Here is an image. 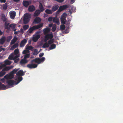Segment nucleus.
I'll use <instances>...</instances> for the list:
<instances>
[{
    "mask_svg": "<svg viewBox=\"0 0 123 123\" xmlns=\"http://www.w3.org/2000/svg\"><path fill=\"white\" fill-rule=\"evenodd\" d=\"M29 4V3L28 1H24L23 2V5L26 7H27Z\"/></svg>",
    "mask_w": 123,
    "mask_h": 123,
    "instance_id": "6ab92c4d",
    "label": "nucleus"
},
{
    "mask_svg": "<svg viewBox=\"0 0 123 123\" xmlns=\"http://www.w3.org/2000/svg\"><path fill=\"white\" fill-rule=\"evenodd\" d=\"M41 21V19L39 17L36 18L34 20L33 23L35 24L39 23Z\"/></svg>",
    "mask_w": 123,
    "mask_h": 123,
    "instance_id": "9d476101",
    "label": "nucleus"
},
{
    "mask_svg": "<svg viewBox=\"0 0 123 123\" xmlns=\"http://www.w3.org/2000/svg\"><path fill=\"white\" fill-rule=\"evenodd\" d=\"M16 55L14 57L13 56V59H16L19 57L20 55Z\"/></svg>",
    "mask_w": 123,
    "mask_h": 123,
    "instance_id": "603ef678",
    "label": "nucleus"
},
{
    "mask_svg": "<svg viewBox=\"0 0 123 123\" xmlns=\"http://www.w3.org/2000/svg\"><path fill=\"white\" fill-rule=\"evenodd\" d=\"M6 83L9 85L12 86L14 84H16V83H15V81L13 80H7L6 81Z\"/></svg>",
    "mask_w": 123,
    "mask_h": 123,
    "instance_id": "0eeeda50",
    "label": "nucleus"
},
{
    "mask_svg": "<svg viewBox=\"0 0 123 123\" xmlns=\"http://www.w3.org/2000/svg\"><path fill=\"white\" fill-rule=\"evenodd\" d=\"M56 25L55 24H54L52 29V31L53 32H54L56 30Z\"/></svg>",
    "mask_w": 123,
    "mask_h": 123,
    "instance_id": "473e14b6",
    "label": "nucleus"
},
{
    "mask_svg": "<svg viewBox=\"0 0 123 123\" xmlns=\"http://www.w3.org/2000/svg\"><path fill=\"white\" fill-rule=\"evenodd\" d=\"M53 35L52 34H48L45 36V38H48L49 39H52L53 38Z\"/></svg>",
    "mask_w": 123,
    "mask_h": 123,
    "instance_id": "aec40b11",
    "label": "nucleus"
},
{
    "mask_svg": "<svg viewBox=\"0 0 123 123\" xmlns=\"http://www.w3.org/2000/svg\"><path fill=\"white\" fill-rule=\"evenodd\" d=\"M31 61L32 62H34L36 63H37L38 64H39L40 63L39 58H36L35 59H34Z\"/></svg>",
    "mask_w": 123,
    "mask_h": 123,
    "instance_id": "2eb2a0df",
    "label": "nucleus"
},
{
    "mask_svg": "<svg viewBox=\"0 0 123 123\" xmlns=\"http://www.w3.org/2000/svg\"><path fill=\"white\" fill-rule=\"evenodd\" d=\"M59 8V6L57 4L54 5L52 7L51 10L53 12L55 11Z\"/></svg>",
    "mask_w": 123,
    "mask_h": 123,
    "instance_id": "6e6552de",
    "label": "nucleus"
},
{
    "mask_svg": "<svg viewBox=\"0 0 123 123\" xmlns=\"http://www.w3.org/2000/svg\"><path fill=\"white\" fill-rule=\"evenodd\" d=\"M41 12L39 10H37L35 11L34 13V16L37 17L39 15Z\"/></svg>",
    "mask_w": 123,
    "mask_h": 123,
    "instance_id": "412c9836",
    "label": "nucleus"
},
{
    "mask_svg": "<svg viewBox=\"0 0 123 123\" xmlns=\"http://www.w3.org/2000/svg\"><path fill=\"white\" fill-rule=\"evenodd\" d=\"M45 12L46 13L48 14H51L53 12L52 10H51L48 9H46Z\"/></svg>",
    "mask_w": 123,
    "mask_h": 123,
    "instance_id": "b1692460",
    "label": "nucleus"
},
{
    "mask_svg": "<svg viewBox=\"0 0 123 123\" xmlns=\"http://www.w3.org/2000/svg\"><path fill=\"white\" fill-rule=\"evenodd\" d=\"M30 56V54H26L25 55L24 58L25 59H27Z\"/></svg>",
    "mask_w": 123,
    "mask_h": 123,
    "instance_id": "ea45409f",
    "label": "nucleus"
},
{
    "mask_svg": "<svg viewBox=\"0 0 123 123\" xmlns=\"http://www.w3.org/2000/svg\"><path fill=\"white\" fill-rule=\"evenodd\" d=\"M13 60H14V62L15 63H17L19 61V59L18 58L16 59H13Z\"/></svg>",
    "mask_w": 123,
    "mask_h": 123,
    "instance_id": "5fc2aeb1",
    "label": "nucleus"
},
{
    "mask_svg": "<svg viewBox=\"0 0 123 123\" xmlns=\"http://www.w3.org/2000/svg\"><path fill=\"white\" fill-rule=\"evenodd\" d=\"M39 7L40 9V10L41 12H43V11L44 9L43 7V6L41 3H40L39 4Z\"/></svg>",
    "mask_w": 123,
    "mask_h": 123,
    "instance_id": "393cba45",
    "label": "nucleus"
},
{
    "mask_svg": "<svg viewBox=\"0 0 123 123\" xmlns=\"http://www.w3.org/2000/svg\"><path fill=\"white\" fill-rule=\"evenodd\" d=\"M29 27L28 25H26L23 26V28L24 30L26 31L29 28Z\"/></svg>",
    "mask_w": 123,
    "mask_h": 123,
    "instance_id": "2f4dec72",
    "label": "nucleus"
},
{
    "mask_svg": "<svg viewBox=\"0 0 123 123\" xmlns=\"http://www.w3.org/2000/svg\"><path fill=\"white\" fill-rule=\"evenodd\" d=\"M35 9V7L33 5L29 6L28 9L29 11L30 12H33L34 11Z\"/></svg>",
    "mask_w": 123,
    "mask_h": 123,
    "instance_id": "9b49d317",
    "label": "nucleus"
},
{
    "mask_svg": "<svg viewBox=\"0 0 123 123\" xmlns=\"http://www.w3.org/2000/svg\"><path fill=\"white\" fill-rule=\"evenodd\" d=\"M49 31V29L48 28H46L43 30L44 32L45 33H48Z\"/></svg>",
    "mask_w": 123,
    "mask_h": 123,
    "instance_id": "37998d69",
    "label": "nucleus"
},
{
    "mask_svg": "<svg viewBox=\"0 0 123 123\" xmlns=\"http://www.w3.org/2000/svg\"><path fill=\"white\" fill-rule=\"evenodd\" d=\"M20 31L21 33L22 34H23L24 33L23 30L22 28L20 29Z\"/></svg>",
    "mask_w": 123,
    "mask_h": 123,
    "instance_id": "0e129e2a",
    "label": "nucleus"
},
{
    "mask_svg": "<svg viewBox=\"0 0 123 123\" xmlns=\"http://www.w3.org/2000/svg\"><path fill=\"white\" fill-rule=\"evenodd\" d=\"M56 45L54 44H52L50 47L49 48L51 50L55 49L56 47Z\"/></svg>",
    "mask_w": 123,
    "mask_h": 123,
    "instance_id": "7c9ffc66",
    "label": "nucleus"
},
{
    "mask_svg": "<svg viewBox=\"0 0 123 123\" xmlns=\"http://www.w3.org/2000/svg\"><path fill=\"white\" fill-rule=\"evenodd\" d=\"M57 2H59V3H61L62 2L64 1V0H55Z\"/></svg>",
    "mask_w": 123,
    "mask_h": 123,
    "instance_id": "6e6d98bb",
    "label": "nucleus"
},
{
    "mask_svg": "<svg viewBox=\"0 0 123 123\" xmlns=\"http://www.w3.org/2000/svg\"><path fill=\"white\" fill-rule=\"evenodd\" d=\"M19 69V68H15L11 72L13 74H15L17 72Z\"/></svg>",
    "mask_w": 123,
    "mask_h": 123,
    "instance_id": "58836bf2",
    "label": "nucleus"
},
{
    "mask_svg": "<svg viewBox=\"0 0 123 123\" xmlns=\"http://www.w3.org/2000/svg\"><path fill=\"white\" fill-rule=\"evenodd\" d=\"M62 6L64 10L66 9L68 7V6L66 5H64Z\"/></svg>",
    "mask_w": 123,
    "mask_h": 123,
    "instance_id": "09e8293b",
    "label": "nucleus"
},
{
    "mask_svg": "<svg viewBox=\"0 0 123 123\" xmlns=\"http://www.w3.org/2000/svg\"><path fill=\"white\" fill-rule=\"evenodd\" d=\"M6 72L2 69V71L0 72V77L3 76L5 74Z\"/></svg>",
    "mask_w": 123,
    "mask_h": 123,
    "instance_id": "cd10ccee",
    "label": "nucleus"
},
{
    "mask_svg": "<svg viewBox=\"0 0 123 123\" xmlns=\"http://www.w3.org/2000/svg\"><path fill=\"white\" fill-rule=\"evenodd\" d=\"M19 50L18 49H16L14 50V53L15 55H19Z\"/></svg>",
    "mask_w": 123,
    "mask_h": 123,
    "instance_id": "f704fd0d",
    "label": "nucleus"
},
{
    "mask_svg": "<svg viewBox=\"0 0 123 123\" xmlns=\"http://www.w3.org/2000/svg\"><path fill=\"white\" fill-rule=\"evenodd\" d=\"M49 46V45L48 44V43L47 42H45L44 44L43 45L42 47L43 48H48Z\"/></svg>",
    "mask_w": 123,
    "mask_h": 123,
    "instance_id": "c756f323",
    "label": "nucleus"
},
{
    "mask_svg": "<svg viewBox=\"0 0 123 123\" xmlns=\"http://www.w3.org/2000/svg\"><path fill=\"white\" fill-rule=\"evenodd\" d=\"M5 67V65H3V64H2L0 66V70L2 69L3 68Z\"/></svg>",
    "mask_w": 123,
    "mask_h": 123,
    "instance_id": "e2e57ef3",
    "label": "nucleus"
},
{
    "mask_svg": "<svg viewBox=\"0 0 123 123\" xmlns=\"http://www.w3.org/2000/svg\"><path fill=\"white\" fill-rule=\"evenodd\" d=\"M61 23L64 24L66 23L67 20L66 18H61Z\"/></svg>",
    "mask_w": 123,
    "mask_h": 123,
    "instance_id": "c85d7f7f",
    "label": "nucleus"
},
{
    "mask_svg": "<svg viewBox=\"0 0 123 123\" xmlns=\"http://www.w3.org/2000/svg\"><path fill=\"white\" fill-rule=\"evenodd\" d=\"M7 7V3H5V4L3 5V8L4 10H6Z\"/></svg>",
    "mask_w": 123,
    "mask_h": 123,
    "instance_id": "c9c22d12",
    "label": "nucleus"
},
{
    "mask_svg": "<svg viewBox=\"0 0 123 123\" xmlns=\"http://www.w3.org/2000/svg\"><path fill=\"white\" fill-rule=\"evenodd\" d=\"M43 23H41L37 25H35L31 27H30L27 31L29 33H31L34 30L40 28L43 26Z\"/></svg>",
    "mask_w": 123,
    "mask_h": 123,
    "instance_id": "f257e3e1",
    "label": "nucleus"
},
{
    "mask_svg": "<svg viewBox=\"0 0 123 123\" xmlns=\"http://www.w3.org/2000/svg\"><path fill=\"white\" fill-rule=\"evenodd\" d=\"M54 39H51L48 41V43L49 45V44H51L54 42Z\"/></svg>",
    "mask_w": 123,
    "mask_h": 123,
    "instance_id": "e433bc0d",
    "label": "nucleus"
},
{
    "mask_svg": "<svg viewBox=\"0 0 123 123\" xmlns=\"http://www.w3.org/2000/svg\"><path fill=\"white\" fill-rule=\"evenodd\" d=\"M12 38V36H10L8 37L7 38L6 41L7 42H9Z\"/></svg>",
    "mask_w": 123,
    "mask_h": 123,
    "instance_id": "72a5a7b5",
    "label": "nucleus"
},
{
    "mask_svg": "<svg viewBox=\"0 0 123 123\" xmlns=\"http://www.w3.org/2000/svg\"><path fill=\"white\" fill-rule=\"evenodd\" d=\"M60 27L61 30H63L65 29V26L64 25H61L60 26Z\"/></svg>",
    "mask_w": 123,
    "mask_h": 123,
    "instance_id": "c03bdc74",
    "label": "nucleus"
},
{
    "mask_svg": "<svg viewBox=\"0 0 123 123\" xmlns=\"http://www.w3.org/2000/svg\"><path fill=\"white\" fill-rule=\"evenodd\" d=\"M12 63V62L8 60H6L4 61V64H3L5 67L6 65H10Z\"/></svg>",
    "mask_w": 123,
    "mask_h": 123,
    "instance_id": "dca6fc26",
    "label": "nucleus"
},
{
    "mask_svg": "<svg viewBox=\"0 0 123 123\" xmlns=\"http://www.w3.org/2000/svg\"><path fill=\"white\" fill-rule=\"evenodd\" d=\"M0 1L1 3H5L6 2V0H0Z\"/></svg>",
    "mask_w": 123,
    "mask_h": 123,
    "instance_id": "69168bd1",
    "label": "nucleus"
},
{
    "mask_svg": "<svg viewBox=\"0 0 123 123\" xmlns=\"http://www.w3.org/2000/svg\"><path fill=\"white\" fill-rule=\"evenodd\" d=\"M1 19L4 21H6V19L4 15H2Z\"/></svg>",
    "mask_w": 123,
    "mask_h": 123,
    "instance_id": "49530a36",
    "label": "nucleus"
},
{
    "mask_svg": "<svg viewBox=\"0 0 123 123\" xmlns=\"http://www.w3.org/2000/svg\"><path fill=\"white\" fill-rule=\"evenodd\" d=\"M5 68L3 69V70L5 71H8L11 69H12L13 67V66H10L6 67V66L4 67Z\"/></svg>",
    "mask_w": 123,
    "mask_h": 123,
    "instance_id": "4468645a",
    "label": "nucleus"
},
{
    "mask_svg": "<svg viewBox=\"0 0 123 123\" xmlns=\"http://www.w3.org/2000/svg\"><path fill=\"white\" fill-rule=\"evenodd\" d=\"M19 32H20V31H15L14 32V34L16 35V34H18V33H19Z\"/></svg>",
    "mask_w": 123,
    "mask_h": 123,
    "instance_id": "774afa93",
    "label": "nucleus"
},
{
    "mask_svg": "<svg viewBox=\"0 0 123 123\" xmlns=\"http://www.w3.org/2000/svg\"><path fill=\"white\" fill-rule=\"evenodd\" d=\"M28 62V61L27 59H25L23 58L21 60L20 63L21 65L25 64L27 63Z\"/></svg>",
    "mask_w": 123,
    "mask_h": 123,
    "instance_id": "f3484780",
    "label": "nucleus"
},
{
    "mask_svg": "<svg viewBox=\"0 0 123 123\" xmlns=\"http://www.w3.org/2000/svg\"><path fill=\"white\" fill-rule=\"evenodd\" d=\"M15 25L10 24V27L12 28L13 29L15 28Z\"/></svg>",
    "mask_w": 123,
    "mask_h": 123,
    "instance_id": "864d4df0",
    "label": "nucleus"
},
{
    "mask_svg": "<svg viewBox=\"0 0 123 123\" xmlns=\"http://www.w3.org/2000/svg\"><path fill=\"white\" fill-rule=\"evenodd\" d=\"M10 18L12 19H14L16 15V12L14 11H10L9 12Z\"/></svg>",
    "mask_w": 123,
    "mask_h": 123,
    "instance_id": "423d86ee",
    "label": "nucleus"
},
{
    "mask_svg": "<svg viewBox=\"0 0 123 123\" xmlns=\"http://www.w3.org/2000/svg\"><path fill=\"white\" fill-rule=\"evenodd\" d=\"M61 12L63 10V8L62 7V6H60L58 9Z\"/></svg>",
    "mask_w": 123,
    "mask_h": 123,
    "instance_id": "bf43d9fd",
    "label": "nucleus"
},
{
    "mask_svg": "<svg viewBox=\"0 0 123 123\" xmlns=\"http://www.w3.org/2000/svg\"><path fill=\"white\" fill-rule=\"evenodd\" d=\"M31 18V16L30 14H25L24 16V18L23 19V22L24 24H26L28 23L30 21Z\"/></svg>",
    "mask_w": 123,
    "mask_h": 123,
    "instance_id": "f03ea898",
    "label": "nucleus"
},
{
    "mask_svg": "<svg viewBox=\"0 0 123 123\" xmlns=\"http://www.w3.org/2000/svg\"><path fill=\"white\" fill-rule=\"evenodd\" d=\"M67 16V14L65 13H64L62 15L61 18H66Z\"/></svg>",
    "mask_w": 123,
    "mask_h": 123,
    "instance_id": "79ce46f5",
    "label": "nucleus"
},
{
    "mask_svg": "<svg viewBox=\"0 0 123 123\" xmlns=\"http://www.w3.org/2000/svg\"><path fill=\"white\" fill-rule=\"evenodd\" d=\"M53 17H49L48 19V21L49 22H51L53 20Z\"/></svg>",
    "mask_w": 123,
    "mask_h": 123,
    "instance_id": "8fccbe9b",
    "label": "nucleus"
},
{
    "mask_svg": "<svg viewBox=\"0 0 123 123\" xmlns=\"http://www.w3.org/2000/svg\"><path fill=\"white\" fill-rule=\"evenodd\" d=\"M6 40V38L5 37H3L0 39V43L2 44L5 43Z\"/></svg>",
    "mask_w": 123,
    "mask_h": 123,
    "instance_id": "4be33fe9",
    "label": "nucleus"
},
{
    "mask_svg": "<svg viewBox=\"0 0 123 123\" xmlns=\"http://www.w3.org/2000/svg\"><path fill=\"white\" fill-rule=\"evenodd\" d=\"M5 29L9 30L10 28V24L9 23L6 22L5 24Z\"/></svg>",
    "mask_w": 123,
    "mask_h": 123,
    "instance_id": "ddd939ff",
    "label": "nucleus"
},
{
    "mask_svg": "<svg viewBox=\"0 0 123 123\" xmlns=\"http://www.w3.org/2000/svg\"><path fill=\"white\" fill-rule=\"evenodd\" d=\"M8 59L10 60L13 59V55H10L8 57Z\"/></svg>",
    "mask_w": 123,
    "mask_h": 123,
    "instance_id": "3c124183",
    "label": "nucleus"
},
{
    "mask_svg": "<svg viewBox=\"0 0 123 123\" xmlns=\"http://www.w3.org/2000/svg\"><path fill=\"white\" fill-rule=\"evenodd\" d=\"M5 79H5V78H4H4H3L1 79L0 80L2 82H3V83H4L5 82Z\"/></svg>",
    "mask_w": 123,
    "mask_h": 123,
    "instance_id": "13d9d810",
    "label": "nucleus"
},
{
    "mask_svg": "<svg viewBox=\"0 0 123 123\" xmlns=\"http://www.w3.org/2000/svg\"><path fill=\"white\" fill-rule=\"evenodd\" d=\"M53 25L52 23L49 24V26L50 27H51L53 26Z\"/></svg>",
    "mask_w": 123,
    "mask_h": 123,
    "instance_id": "338daca9",
    "label": "nucleus"
},
{
    "mask_svg": "<svg viewBox=\"0 0 123 123\" xmlns=\"http://www.w3.org/2000/svg\"><path fill=\"white\" fill-rule=\"evenodd\" d=\"M24 75V72L22 70H20L16 74V75L19 76H22Z\"/></svg>",
    "mask_w": 123,
    "mask_h": 123,
    "instance_id": "f8f14e48",
    "label": "nucleus"
},
{
    "mask_svg": "<svg viewBox=\"0 0 123 123\" xmlns=\"http://www.w3.org/2000/svg\"><path fill=\"white\" fill-rule=\"evenodd\" d=\"M53 22L54 23H55L57 25H59L60 23L58 19L56 17L53 18Z\"/></svg>",
    "mask_w": 123,
    "mask_h": 123,
    "instance_id": "a211bd4d",
    "label": "nucleus"
},
{
    "mask_svg": "<svg viewBox=\"0 0 123 123\" xmlns=\"http://www.w3.org/2000/svg\"><path fill=\"white\" fill-rule=\"evenodd\" d=\"M33 47L31 46H27L26 48V49L28 50H32L33 49Z\"/></svg>",
    "mask_w": 123,
    "mask_h": 123,
    "instance_id": "4c0bfd02",
    "label": "nucleus"
},
{
    "mask_svg": "<svg viewBox=\"0 0 123 123\" xmlns=\"http://www.w3.org/2000/svg\"><path fill=\"white\" fill-rule=\"evenodd\" d=\"M18 82L16 83V85L18 84L20 81L22 80H23V78L22 77H18Z\"/></svg>",
    "mask_w": 123,
    "mask_h": 123,
    "instance_id": "a19ab883",
    "label": "nucleus"
},
{
    "mask_svg": "<svg viewBox=\"0 0 123 123\" xmlns=\"http://www.w3.org/2000/svg\"><path fill=\"white\" fill-rule=\"evenodd\" d=\"M40 61V63L41 62H43L45 60V58L44 57H43L41 58H39Z\"/></svg>",
    "mask_w": 123,
    "mask_h": 123,
    "instance_id": "a18cd8bd",
    "label": "nucleus"
},
{
    "mask_svg": "<svg viewBox=\"0 0 123 123\" xmlns=\"http://www.w3.org/2000/svg\"><path fill=\"white\" fill-rule=\"evenodd\" d=\"M33 62H32V61L31 62V63L27 65V67L31 69L36 68L38 66V65L36 64H33Z\"/></svg>",
    "mask_w": 123,
    "mask_h": 123,
    "instance_id": "7ed1b4c3",
    "label": "nucleus"
},
{
    "mask_svg": "<svg viewBox=\"0 0 123 123\" xmlns=\"http://www.w3.org/2000/svg\"><path fill=\"white\" fill-rule=\"evenodd\" d=\"M40 35L39 34L33 35L32 38L33 41L34 42H36L38 39L40 38Z\"/></svg>",
    "mask_w": 123,
    "mask_h": 123,
    "instance_id": "39448f33",
    "label": "nucleus"
},
{
    "mask_svg": "<svg viewBox=\"0 0 123 123\" xmlns=\"http://www.w3.org/2000/svg\"><path fill=\"white\" fill-rule=\"evenodd\" d=\"M18 43H16L11 47V48L10 49L12 50H13L14 49L18 47Z\"/></svg>",
    "mask_w": 123,
    "mask_h": 123,
    "instance_id": "5701e85b",
    "label": "nucleus"
},
{
    "mask_svg": "<svg viewBox=\"0 0 123 123\" xmlns=\"http://www.w3.org/2000/svg\"><path fill=\"white\" fill-rule=\"evenodd\" d=\"M17 40V37H14L11 41V44H14Z\"/></svg>",
    "mask_w": 123,
    "mask_h": 123,
    "instance_id": "bb28decb",
    "label": "nucleus"
},
{
    "mask_svg": "<svg viewBox=\"0 0 123 123\" xmlns=\"http://www.w3.org/2000/svg\"><path fill=\"white\" fill-rule=\"evenodd\" d=\"M30 52V51L28 50H24L23 51L22 53L23 54H25Z\"/></svg>",
    "mask_w": 123,
    "mask_h": 123,
    "instance_id": "de8ad7c7",
    "label": "nucleus"
},
{
    "mask_svg": "<svg viewBox=\"0 0 123 123\" xmlns=\"http://www.w3.org/2000/svg\"><path fill=\"white\" fill-rule=\"evenodd\" d=\"M14 77L13 74L11 72L6 74L4 76V78L6 80L11 79Z\"/></svg>",
    "mask_w": 123,
    "mask_h": 123,
    "instance_id": "20e7f679",
    "label": "nucleus"
},
{
    "mask_svg": "<svg viewBox=\"0 0 123 123\" xmlns=\"http://www.w3.org/2000/svg\"><path fill=\"white\" fill-rule=\"evenodd\" d=\"M5 50V49L4 48H3L2 47V46H0V52L2 50L4 51Z\"/></svg>",
    "mask_w": 123,
    "mask_h": 123,
    "instance_id": "052dcab7",
    "label": "nucleus"
},
{
    "mask_svg": "<svg viewBox=\"0 0 123 123\" xmlns=\"http://www.w3.org/2000/svg\"><path fill=\"white\" fill-rule=\"evenodd\" d=\"M34 53L35 54L34 55H37V49H36L34 50Z\"/></svg>",
    "mask_w": 123,
    "mask_h": 123,
    "instance_id": "4d7b16f0",
    "label": "nucleus"
},
{
    "mask_svg": "<svg viewBox=\"0 0 123 123\" xmlns=\"http://www.w3.org/2000/svg\"><path fill=\"white\" fill-rule=\"evenodd\" d=\"M44 55V54L43 53H40V54L39 55V57H41L42 56H43V55Z\"/></svg>",
    "mask_w": 123,
    "mask_h": 123,
    "instance_id": "680f3d73",
    "label": "nucleus"
},
{
    "mask_svg": "<svg viewBox=\"0 0 123 123\" xmlns=\"http://www.w3.org/2000/svg\"><path fill=\"white\" fill-rule=\"evenodd\" d=\"M6 89V86L5 85L2 84L0 82V89Z\"/></svg>",
    "mask_w": 123,
    "mask_h": 123,
    "instance_id": "a878e982",
    "label": "nucleus"
},
{
    "mask_svg": "<svg viewBox=\"0 0 123 123\" xmlns=\"http://www.w3.org/2000/svg\"><path fill=\"white\" fill-rule=\"evenodd\" d=\"M27 40L25 39L23 40L21 42L20 44V47H24L25 44L27 42Z\"/></svg>",
    "mask_w": 123,
    "mask_h": 123,
    "instance_id": "1a4fd4ad",
    "label": "nucleus"
}]
</instances>
